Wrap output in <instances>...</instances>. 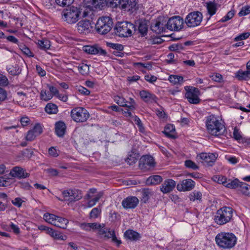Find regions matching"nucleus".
Here are the masks:
<instances>
[{"label":"nucleus","mask_w":250,"mask_h":250,"mask_svg":"<svg viewBox=\"0 0 250 250\" xmlns=\"http://www.w3.org/2000/svg\"><path fill=\"white\" fill-rule=\"evenodd\" d=\"M108 45L110 47L116 49L117 51H122L124 49L123 45L119 43H109Z\"/></svg>","instance_id":"052dcab7"},{"label":"nucleus","mask_w":250,"mask_h":250,"mask_svg":"<svg viewBox=\"0 0 250 250\" xmlns=\"http://www.w3.org/2000/svg\"><path fill=\"white\" fill-rule=\"evenodd\" d=\"M134 65L135 66L138 67V68L143 67L144 68H147L149 70L151 69L152 68V66L150 63H143L142 62H135L134 63Z\"/></svg>","instance_id":"e2e57ef3"},{"label":"nucleus","mask_w":250,"mask_h":250,"mask_svg":"<svg viewBox=\"0 0 250 250\" xmlns=\"http://www.w3.org/2000/svg\"><path fill=\"white\" fill-rule=\"evenodd\" d=\"M155 166L153 158L149 155H145L140 159L139 167L144 171H147Z\"/></svg>","instance_id":"ddd939ff"},{"label":"nucleus","mask_w":250,"mask_h":250,"mask_svg":"<svg viewBox=\"0 0 250 250\" xmlns=\"http://www.w3.org/2000/svg\"><path fill=\"white\" fill-rule=\"evenodd\" d=\"M53 97L52 94L49 91L42 89L41 92V99L44 101H48Z\"/></svg>","instance_id":"79ce46f5"},{"label":"nucleus","mask_w":250,"mask_h":250,"mask_svg":"<svg viewBox=\"0 0 250 250\" xmlns=\"http://www.w3.org/2000/svg\"><path fill=\"white\" fill-rule=\"evenodd\" d=\"M36 137V135L32 131V130H30L28 131V132H27V134L26 136V140L27 141H32L34 140Z\"/></svg>","instance_id":"0e129e2a"},{"label":"nucleus","mask_w":250,"mask_h":250,"mask_svg":"<svg viewBox=\"0 0 250 250\" xmlns=\"http://www.w3.org/2000/svg\"><path fill=\"white\" fill-rule=\"evenodd\" d=\"M23 202V201L21 198H16L14 200H12V204L17 207H21L22 203Z\"/></svg>","instance_id":"338daca9"},{"label":"nucleus","mask_w":250,"mask_h":250,"mask_svg":"<svg viewBox=\"0 0 250 250\" xmlns=\"http://www.w3.org/2000/svg\"><path fill=\"white\" fill-rule=\"evenodd\" d=\"M78 70L81 74L83 75L87 73L89 67L86 64L83 63L78 66Z\"/></svg>","instance_id":"864d4df0"},{"label":"nucleus","mask_w":250,"mask_h":250,"mask_svg":"<svg viewBox=\"0 0 250 250\" xmlns=\"http://www.w3.org/2000/svg\"><path fill=\"white\" fill-rule=\"evenodd\" d=\"M189 198L192 201L196 200L200 201L202 198V193L200 191H194L190 194Z\"/></svg>","instance_id":"49530a36"},{"label":"nucleus","mask_w":250,"mask_h":250,"mask_svg":"<svg viewBox=\"0 0 250 250\" xmlns=\"http://www.w3.org/2000/svg\"><path fill=\"white\" fill-rule=\"evenodd\" d=\"M184 20L180 16H173L167 22V28L171 31H178L183 27Z\"/></svg>","instance_id":"9b49d317"},{"label":"nucleus","mask_w":250,"mask_h":250,"mask_svg":"<svg viewBox=\"0 0 250 250\" xmlns=\"http://www.w3.org/2000/svg\"><path fill=\"white\" fill-rule=\"evenodd\" d=\"M80 227L82 229L84 230L91 231V230L99 229L102 227V225L97 223H83L80 224Z\"/></svg>","instance_id":"a878e982"},{"label":"nucleus","mask_w":250,"mask_h":250,"mask_svg":"<svg viewBox=\"0 0 250 250\" xmlns=\"http://www.w3.org/2000/svg\"><path fill=\"white\" fill-rule=\"evenodd\" d=\"M145 80L149 83H154L156 81L157 78L156 76L151 75H147L145 76Z\"/></svg>","instance_id":"774afa93"},{"label":"nucleus","mask_w":250,"mask_h":250,"mask_svg":"<svg viewBox=\"0 0 250 250\" xmlns=\"http://www.w3.org/2000/svg\"><path fill=\"white\" fill-rule=\"evenodd\" d=\"M113 26L112 19L109 17L100 18L96 24L97 31L100 34H106L109 32Z\"/></svg>","instance_id":"423d86ee"},{"label":"nucleus","mask_w":250,"mask_h":250,"mask_svg":"<svg viewBox=\"0 0 250 250\" xmlns=\"http://www.w3.org/2000/svg\"><path fill=\"white\" fill-rule=\"evenodd\" d=\"M124 236L126 238L133 241H136L141 237L139 233L131 229L126 230Z\"/></svg>","instance_id":"c85d7f7f"},{"label":"nucleus","mask_w":250,"mask_h":250,"mask_svg":"<svg viewBox=\"0 0 250 250\" xmlns=\"http://www.w3.org/2000/svg\"><path fill=\"white\" fill-rule=\"evenodd\" d=\"M71 116L76 122H84L89 118V113L84 108L77 107L71 110Z\"/></svg>","instance_id":"6e6552de"},{"label":"nucleus","mask_w":250,"mask_h":250,"mask_svg":"<svg viewBox=\"0 0 250 250\" xmlns=\"http://www.w3.org/2000/svg\"><path fill=\"white\" fill-rule=\"evenodd\" d=\"M120 6L125 11L133 12L136 10V2L135 0H120Z\"/></svg>","instance_id":"4be33fe9"},{"label":"nucleus","mask_w":250,"mask_h":250,"mask_svg":"<svg viewBox=\"0 0 250 250\" xmlns=\"http://www.w3.org/2000/svg\"><path fill=\"white\" fill-rule=\"evenodd\" d=\"M55 222L54 226L64 229L66 228L69 221L66 219L57 216Z\"/></svg>","instance_id":"2f4dec72"},{"label":"nucleus","mask_w":250,"mask_h":250,"mask_svg":"<svg viewBox=\"0 0 250 250\" xmlns=\"http://www.w3.org/2000/svg\"><path fill=\"white\" fill-rule=\"evenodd\" d=\"M152 195V191L151 190L148 188L144 189L142 191V201L146 203Z\"/></svg>","instance_id":"a19ab883"},{"label":"nucleus","mask_w":250,"mask_h":250,"mask_svg":"<svg viewBox=\"0 0 250 250\" xmlns=\"http://www.w3.org/2000/svg\"><path fill=\"white\" fill-rule=\"evenodd\" d=\"M32 131L34 133L36 136H37L42 133V126L40 125L37 124L34 126L33 129H32Z\"/></svg>","instance_id":"bf43d9fd"},{"label":"nucleus","mask_w":250,"mask_h":250,"mask_svg":"<svg viewBox=\"0 0 250 250\" xmlns=\"http://www.w3.org/2000/svg\"><path fill=\"white\" fill-rule=\"evenodd\" d=\"M57 216L53 214H50L49 213H45L43 215V219L44 220L53 225H54L55 221L56 220Z\"/></svg>","instance_id":"ea45409f"},{"label":"nucleus","mask_w":250,"mask_h":250,"mask_svg":"<svg viewBox=\"0 0 250 250\" xmlns=\"http://www.w3.org/2000/svg\"><path fill=\"white\" fill-rule=\"evenodd\" d=\"M148 25L145 21H141L139 23L138 31L141 36L144 37L147 35Z\"/></svg>","instance_id":"473e14b6"},{"label":"nucleus","mask_w":250,"mask_h":250,"mask_svg":"<svg viewBox=\"0 0 250 250\" xmlns=\"http://www.w3.org/2000/svg\"><path fill=\"white\" fill-rule=\"evenodd\" d=\"M163 181L162 177L158 175L149 176L146 180V184L148 186L157 185Z\"/></svg>","instance_id":"bb28decb"},{"label":"nucleus","mask_w":250,"mask_h":250,"mask_svg":"<svg viewBox=\"0 0 250 250\" xmlns=\"http://www.w3.org/2000/svg\"><path fill=\"white\" fill-rule=\"evenodd\" d=\"M10 185L9 178H5L4 176L0 177V186L7 187Z\"/></svg>","instance_id":"5fc2aeb1"},{"label":"nucleus","mask_w":250,"mask_h":250,"mask_svg":"<svg viewBox=\"0 0 250 250\" xmlns=\"http://www.w3.org/2000/svg\"><path fill=\"white\" fill-rule=\"evenodd\" d=\"M104 0H89L88 2L87 7H85L83 11V18L88 17L93 14L94 9H102L103 7Z\"/></svg>","instance_id":"9d476101"},{"label":"nucleus","mask_w":250,"mask_h":250,"mask_svg":"<svg viewBox=\"0 0 250 250\" xmlns=\"http://www.w3.org/2000/svg\"><path fill=\"white\" fill-rule=\"evenodd\" d=\"M218 182L219 183H222L226 187L230 188H239V185L241 183V182L238 181V180L237 179H235L234 180L230 181L229 182H227L226 179L223 178V177L221 180L218 179Z\"/></svg>","instance_id":"393cba45"},{"label":"nucleus","mask_w":250,"mask_h":250,"mask_svg":"<svg viewBox=\"0 0 250 250\" xmlns=\"http://www.w3.org/2000/svg\"><path fill=\"white\" fill-rule=\"evenodd\" d=\"M72 194H71V197L70 199H68V201L70 202H75L79 200L82 198V194L81 191L78 189H72Z\"/></svg>","instance_id":"e433bc0d"},{"label":"nucleus","mask_w":250,"mask_h":250,"mask_svg":"<svg viewBox=\"0 0 250 250\" xmlns=\"http://www.w3.org/2000/svg\"><path fill=\"white\" fill-rule=\"evenodd\" d=\"M92 21L88 19L80 21L77 24L78 32L80 34H87L90 33L92 28Z\"/></svg>","instance_id":"4468645a"},{"label":"nucleus","mask_w":250,"mask_h":250,"mask_svg":"<svg viewBox=\"0 0 250 250\" xmlns=\"http://www.w3.org/2000/svg\"><path fill=\"white\" fill-rule=\"evenodd\" d=\"M140 96L141 99L146 103H156L158 100V98L154 94L146 90L141 91L140 92Z\"/></svg>","instance_id":"b1692460"},{"label":"nucleus","mask_w":250,"mask_h":250,"mask_svg":"<svg viewBox=\"0 0 250 250\" xmlns=\"http://www.w3.org/2000/svg\"><path fill=\"white\" fill-rule=\"evenodd\" d=\"M9 82L7 77L2 74H0V85L6 86L8 84Z\"/></svg>","instance_id":"680f3d73"},{"label":"nucleus","mask_w":250,"mask_h":250,"mask_svg":"<svg viewBox=\"0 0 250 250\" xmlns=\"http://www.w3.org/2000/svg\"><path fill=\"white\" fill-rule=\"evenodd\" d=\"M206 126L208 132L214 136L222 135L226 131V128L222 121L214 115H211L207 117Z\"/></svg>","instance_id":"f257e3e1"},{"label":"nucleus","mask_w":250,"mask_h":250,"mask_svg":"<svg viewBox=\"0 0 250 250\" xmlns=\"http://www.w3.org/2000/svg\"><path fill=\"white\" fill-rule=\"evenodd\" d=\"M234 15V11L233 10H230L229 11L227 14L223 17L220 20V21L222 22H226L233 18Z\"/></svg>","instance_id":"3c124183"},{"label":"nucleus","mask_w":250,"mask_h":250,"mask_svg":"<svg viewBox=\"0 0 250 250\" xmlns=\"http://www.w3.org/2000/svg\"><path fill=\"white\" fill-rule=\"evenodd\" d=\"M176 182L171 179L166 180L160 187V191L164 194H167L172 191L175 188Z\"/></svg>","instance_id":"aec40b11"},{"label":"nucleus","mask_w":250,"mask_h":250,"mask_svg":"<svg viewBox=\"0 0 250 250\" xmlns=\"http://www.w3.org/2000/svg\"><path fill=\"white\" fill-rule=\"evenodd\" d=\"M96 191V189L95 188L90 189L85 197V199L87 200V207L88 208L94 206L103 195L102 191L99 192L96 195H94Z\"/></svg>","instance_id":"f8f14e48"},{"label":"nucleus","mask_w":250,"mask_h":250,"mask_svg":"<svg viewBox=\"0 0 250 250\" xmlns=\"http://www.w3.org/2000/svg\"><path fill=\"white\" fill-rule=\"evenodd\" d=\"M215 241L220 248L230 249L236 245L237 237L232 233L221 232L216 236Z\"/></svg>","instance_id":"f03ea898"},{"label":"nucleus","mask_w":250,"mask_h":250,"mask_svg":"<svg viewBox=\"0 0 250 250\" xmlns=\"http://www.w3.org/2000/svg\"><path fill=\"white\" fill-rule=\"evenodd\" d=\"M238 190L244 195L250 196V185L241 182Z\"/></svg>","instance_id":"72a5a7b5"},{"label":"nucleus","mask_w":250,"mask_h":250,"mask_svg":"<svg viewBox=\"0 0 250 250\" xmlns=\"http://www.w3.org/2000/svg\"><path fill=\"white\" fill-rule=\"evenodd\" d=\"M114 101L119 105L121 106L127 107L129 109H132V108H133V104H130V105H128V104H127V102L125 101V99L122 97L116 96L114 98Z\"/></svg>","instance_id":"7c9ffc66"},{"label":"nucleus","mask_w":250,"mask_h":250,"mask_svg":"<svg viewBox=\"0 0 250 250\" xmlns=\"http://www.w3.org/2000/svg\"><path fill=\"white\" fill-rule=\"evenodd\" d=\"M250 71L248 70L245 71L239 72L238 74V77L239 79L247 80L250 77Z\"/></svg>","instance_id":"603ef678"},{"label":"nucleus","mask_w":250,"mask_h":250,"mask_svg":"<svg viewBox=\"0 0 250 250\" xmlns=\"http://www.w3.org/2000/svg\"><path fill=\"white\" fill-rule=\"evenodd\" d=\"M45 111L49 114H57L58 112V106L52 103H48L45 107Z\"/></svg>","instance_id":"c9c22d12"},{"label":"nucleus","mask_w":250,"mask_h":250,"mask_svg":"<svg viewBox=\"0 0 250 250\" xmlns=\"http://www.w3.org/2000/svg\"><path fill=\"white\" fill-rule=\"evenodd\" d=\"M139 200L135 196H129L124 199L122 205L125 209L134 208L138 204Z\"/></svg>","instance_id":"412c9836"},{"label":"nucleus","mask_w":250,"mask_h":250,"mask_svg":"<svg viewBox=\"0 0 250 250\" xmlns=\"http://www.w3.org/2000/svg\"><path fill=\"white\" fill-rule=\"evenodd\" d=\"M138 154L131 152L128 154L127 157L125 159V162L130 165L135 164L139 158Z\"/></svg>","instance_id":"4c0bfd02"},{"label":"nucleus","mask_w":250,"mask_h":250,"mask_svg":"<svg viewBox=\"0 0 250 250\" xmlns=\"http://www.w3.org/2000/svg\"><path fill=\"white\" fill-rule=\"evenodd\" d=\"M56 2L60 6H69L73 3L74 0H55Z\"/></svg>","instance_id":"8fccbe9b"},{"label":"nucleus","mask_w":250,"mask_h":250,"mask_svg":"<svg viewBox=\"0 0 250 250\" xmlns=\"http://www.w3.org/2000/svg\"><path fill=\"white\" fill-rule=\"evenodd\" d=\"M102 227L100 228L99 233L107 238H111L113 242L117 243L118 245L121 243V241L118 240L116 237L115 231L113 230H110L109 229L104 228V224H101Z\"/></svg>","instance_id":"f3484780"},{"label":"nucleus","mask_w":250,"mask_h":250,"mask_svg":"<svg viewBox=\"0 0 250 250\" xmlns=\"http://www.w3.org/2000/svg\"><path fill=\"white\" fill-rule=\"evenodd\" d=\"M168 80L174 85H181L184 82L183 77L179 75H170Z\"/></svg>","instance_id":"c756f323"},{"label":"nucleus","mask_w":250,"mask_h":250,"mask_svg":"<svg viewBox=\"0 0 250 250\" xmlns=\"http://www.w3.org/2000/svg\"><path fill=\"white\" fill-rule=\"evenodd\" d=\"M185 89L186 91L185 97L190 103L197 104L200 103V99L199 98L200 91L197 88L187 86L185 87Z\"/></svg>","instance_id":"1a4fd4ad"},{"label":"nucleus","mask_w":250,"mask_h":250,"mask_svg":"<svg viewBox=\"0 0 250 250\" xmlns=\"http://www.w3.org/2000/svg\"><path fill=\"white\" fill-rule=\"evenodd\" d=\"M134 30V25L127 21L118 22L114 28L115 34L124 38L130 37L132 34V31Z\"/></svg>","instance_id":"39448f33"},{"label":"nucleus","mask_w":250,"mask_h":250,"mask_svg":"<svg viewBox=\"0 0 250 250\" xmlns=\"http://www.w3.org/2000/svg\"><path fill=\"white\" fill-rule=\"evenodd\" d=\"M9 175L12 177H17L20 179L25 178L29 176V173L25 171L21 167H15L11 170Z\"/></svg>","instance_id":"5701e85b"},{"label":"nucleus","mask_w":250,"mask_h":250,"mask_svg":"<svg viewBox=\"0 0 250 250\" xmlns=\"http://www.w3.org/2000/svg\"><path fill=\"white\" fill-rule=\"evenodd\" d=\"M185 165L186 167L194 170H196L199 168L198 166L194 162L190 160H186L185 162Z\"/></svg>","instance_id":"09e8293b"},{"label":"nucleus","mask_w":250,"mask_h":250,"mask_svg":"<svg viewBox=\"0 0 250 250\" xmlns=\"http://www.w3.org/2000/svg\"><path fill=\"white\" fill-rule=\"evenodd\" d=\"M175 131V128L172 125H168L165 127L163 133L170 138H173V132Z\"/></svg>","instance_id":"58836bf2"},{"label":"nucleus","mask_w":250,"mask_h":250,"mask_svg":"<svg viewBox=\"0 0 250 250\" xmlns=\"http://www.w3.org/2000/svg\"><path fill=\"white\" fill-rule=\"evenodd\" d=\"M207 7L208 13L212 16L214 15L216 11V7L215 3L212 2H209L207 3Z\"/></svg>","instance_id":"37998d69"},{"label":"nucleus","mask_w":250,"mask_h":250,"mask_svg":"<svg viewBox=\"0 0 250 250\" xmlns=\"http://www.w3.org/2000/svg\"><path fill=\"white\" fill-rule=\"evenodd\" d=\"M250 34L249 32L246 33H243L242 34H241L240 35L237 36L234 38L235 41H242L243 40H245L249 38L250 36Z\"/></svg>","instance_id":"4d7b16f0"},{"label":"nucleus","mask_w":250,"mask_h":250,"mask_svg":"<svg viewBox=\"0 0 250 250\" xmlns=\"http://www.w3.org/2000/svg\"><path fill=\"white\" fill-rule=\"evenodd\" d=\"M203 15L198 11L189 13L186 17L185 22L189 27H195L199 26L202 21Z\"/></svg>","instance_id":"0eeeda50"},{"label":"nucleus","mask_w":250,"mask_h":250,"mask_svg":"<svg viewBox=\"0 0 250 250\" xmlns=\"http://www.w3.org/2000/svg\"><path fill=\"white\" fill-rule=\"evenodd\" d=\"M62 194L64 198V200L68 201V199H70L71 197V194H72V189L64 190L62 191Z\"/></svg>","instance_id":"69168bd1"},{"label":"nucleus","mask_w":250,"mask_h":250,"mask_svg":"<svg viewBox=\"0 0 250 250\" xmlns=\"http://www.w3.org/2000/svg\"><path fill=\"white\" fill-rule=\"evenodd\" d=\"M83 9L72 6L64 9L62 13V19L68 23H76L79 20Z\"/></svg>","instance_id":"7ed1b4c3"},{"label":"nucleus","mask_w":250,"mask_h":250,"mask_svg":"<svg viewBox=\"0 0 250 250\" xmlns=\"http://www.w3.org/2000/svg\"><path fill=\"white\" fill-rule=\"evenodd\" d=\"M66 126L63 122H58L55 125V132L57 135L60 137H62L65 132Z\"/></svg>","instance_id":"cd10ccee"},{"label":"nucleus","mask_w":250,"mask_h":250,"mask_svg":"<svg viewBox=\"0 0 250 250\" xmlns=\"http://www.w3.org/2000/svg\"><path fill=\"white\" fill-rule=\"evenodd\" d=\"M38 45L42 49H48L50 47V42L47 40H43L38 41Z\"/></svg>","instance_id":"c03bdc74"},{"label":"nucleus","mask_w":250,"mask_h":250,"mask_svg":"<svg viewBox=\"0 0 250 250\" xmlns=\"http://www.w3.org/2000/svg\"><path fill=\"white\" fill-rule=\"evenodd\" d=\"M199 160L202 163L208 166H212L215 162L217 156L213 153H202L198 155Z\"/></svg>","instance_id":"dca6fc26"},{"label":"nucleus","mask_w":250,"mask_h":250,"mask_svg":"<svg viewBox=\"0 0 250 250\" xmlns=\"http://www.w3.org/2000/svg\"><path fill=\"white\" fill-rule=\"evenodd\" d=\"M49 234L54 239L56 240H66L67 239L66 235H63L60 232L54 230L52 229H49Z\"/></svg>","instance_id":"f704fd0d"},{"label":"nucleus","mask_w":250,"mask_h":250,"mask_svg":"<svg viewBox=\"0 0 250 250\" xmlns=\"http://www.w3.org/2000/svg\"><path fill=\"white\" fill-rule=\"evenodd\" d=\"M250 13V6H244L241 8L238 15L240 16H243L249 14Z\"/></svg>","instance_id":"13d9d810"},{"label":"nucleus","mask_w":250,"mask_h":250,"mask_svg":"<svg viewBox=\"0 0 250 250\" xmlns=\"http://www.w3.org/2000/svg\"><path fill=\"white\" fill-rule=\"evenodd\" d=\"M83 50L84 52L92 55L98 54L103 56H105L106 55V52L105 50L103 49L97 45L84 46L83 47Z\"/></svg>","instance_id":"6ab92c4d"},{"label":"nucleus","mask_w":250,"mask_h":250,"mask_svg":"<svg viewBox=\"0 0 250 250\" xmlns=\"http://www.w3.org/2000/svg\"><path fill=\"white\" fill-rule=\"evenodd\" d=\"M232 214V208L227 207H223L217 211L214 216V221L220 225L225 224L230 221Z\"/></svg>","instance_id":"20e7f679"},{"label":"nucleus","mask_w":250,"mask_h":250,"mask_svg":"<svg viewBox=\"0 0 250 250\" xmlns=\"http://www.w3.org/2000/svg\"><path fill=\"white\" fill-rule=\"evenodd\" d=\"M167 20L164 17H159L151 26V30L157 34H161L166 29Z\"/></svg>","instance_id":"2eb2a0df"},{"label":"nucleus","mask_w":250,"mask_h":250,"mask_svg":"<svg viewBox=\"0 0 250 250\" xmlns=\"http://www.w3.org/2000/svg\"><path fill=\"white\" fill-rule=\"evenodd\" d=\"M195 183L191 179L183 180L177 185V189L180 191H186L192 190L195 187Z\"/></svg>","instance_id":"a211bd4d"},{"label":"nucleus","mask_w":250,"mask_h":250,"mask_svg":"<svg viewBox=\"0 0 250 250\" xmlns=\"http://www.w3.org/2000/svg\"><path fill=\"white\" fill-rule=\"evenodd\" d=\"M20 48L21 50V51L28 57H34L33 53L31 51L30 49L25 45H21L20 46Z\"/></svg>","instance_id":"a18cd8bd"},{"label":"nucleus","mask_w":250,"mask_h":250,"mask_svg":"<svg viewBox=\"0 0 250 250\" xmlns=\"http://www.w3.org/2000/svg\"><path fill=\"white\" fill-rule=\"evenodd\" d=\"M101 212V209L98 208H93L90 212V217L93 218H96L98 217V215Z\"/></svg>","instance_id":"6e6d98bb"},{"label":"nucleus","mask_w":250,"mask_h":250,"mask_svg":"<svg viewBox=\"0 0 250 250\" xmlns=\"http://www.w3.org/2000/svg\"><path fill=\"white\" fill-rule=\"evenodd\" d=\"M7 70L8 73L13 76L18 75L20 73L21 71L19 70V68L17 69L16 66H9L7 67Z\"/></svg>","instance_id":"de8ad7c7"}]
</instances>
